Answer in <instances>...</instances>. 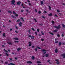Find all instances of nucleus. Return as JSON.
Here are the masks:
<instances>
[{
  "label": "nucleus",
  "instance_id": "6e6552de",
  "mask_svg": "<svg viewBox=\"0 0 65 65\" xmlns=\"http://www.w3.org/2000/svg\"><path fill=\"white\" fill-rule=\"evenodd\" d=\"M8 65H15V64L12 63H10Z\"/></svg>",
  "mask_w": 65,
  "mask_h": 65
},
{
  "label": "nucleus",
  "instance_id": "79ce46f5",
  "mask_svg": "<svg viewBox=\"0 0 65 65\" xmlns=\"http://www.w3.org/2000/svg\"><path fill=\"white\" fill-rule=\"evenodd\" d=\"M14 42H19V41H14Z\"/></svg>",
  "mask_w": 65,
  "mask_h": 65
},
{
  "label": "nucleus",
  "instance_id": "de8ad7c7",
  "mask_svg": "<svg viewBox=\"0 0 65 65\" xmlns=\"http://www.w3.org/2000/svg\"><path fill=\"white\" fill-rule=\"evenodd\" d=\"M9 59L10 60H12V59L11 58H10Z\"/></svg>",
  "mask_w": 65,
  "mask_h": 65
},
{
  "label": "nucleus",
  "instance_id": "e433bc0d",
  "mask_svg": "<svg viewBox=\"0 0 65 65\" xmlns=\"http://www.w3.org/2000/svg\"><path fill=\"white\" fill-rule=\"evenodd\" d=\"M46 52H45L43 53V55H44V54H46Z\"/></svg>",
  "mask_w": 65,
  "mask_h": 65
},
{
  "label": "nucleus",
  "instance_id": "a211bd4d",
  "mask_svg": "<svg viewBox=\"0 0 65 65\" xmlns=\"http://www.w3.org/2000/svg\"><path fill=\"white\" fill-rule=\"evenodd\" d=\"M52 24L53 25H54L55 22H54V21H52Z\"/></svg>",
  "mask_w": 65,
  "mask_h": 65
},
{
  "label": "nucleus",
  "instance_id": "603ef678",
  "mask_svg": "<svg viewBox=\"0 0 65 65\" xmlns=\"http://www.w3.org/2000/svg\"><path fill=\"white\" fill-rule=\"evenodd\" d=\"M35 11L36 12H37V10H36V9H35Z\"/></svg>",
  "mask_w": 65,
  "mask_h": 65
},
{
  "label": "nucleus",
  "instance_id": "a878e982",
  "mask_svg": "<svg viewBox=\"0 0 65 65\" xmlns=\"http://www.w3.org/2000/svg\"><path fill=\"white\" fill-rule=\"evenodd\" d=\"M3 36H4V37H5V33H4L3 34Z\"/></svg>",
  "mask_w": 65,
  "mask_h": 65
},
{
  "label": "nucleus",
  "instance_id": "f257e3e1",
  "mask_svg": "<svg viewBox=\"0 0 65 65\" xmlns=\"http://www.w3.org/2000/svg\"><path fill=\"white\" fill-rule=\"evenodd\" d=\"M60 25H58V26H55V27L56 28V29H59V28H61V27H60Z\"/></svg>",
  "mask_w": 65,
  "mask_h": 65
},
{
  "label": "nucleus",
  "instance_id": "4d7b16f0",
  "mask_svg": "<svg viewBox=\"0 0 65 65\" xmlns=\"http://www.w3.org/2000/svg\"><path fill=\"white\" fill-rule=\"evenodd\" d=\"M55 17H58V16L56 14L55 15Z\"/></svg>",
  "mask_w": 65,
  "mask_h": 65
},
{
  "label": "nucleus",
  "instance_id": "37998d69",
  "mask_svg": "<svg viewBox=\"0 0 65 65\" xmlns=\"http://www.w3.org/2000/svg\"><path fill=\"white\" fill-rule=\"evenodd\" d=\"M34 20H35V22H37V21H36V19H34Z\"/></svg>",
  "mask_w": 65,
  "mask_h": 65
},
{
  "label": "nucleus",
  "instance_id": "39448f33",
  "mask_svg": "<svg viewBox=\"0 0 65 65\" xmlns=\"http://www.w3.org/2000/svg\"><path fill=\"white\" fill-rule=\"evenodd\" d=\"M7 43H8V44H9L10 45H12V43L10 42H8Z\"/></svg>",
  "mask_w": 65,
  "mask_h": 65
},
{
  "label": "nucleus",
  "instance_id": "ddd939ff",
  "mask_svg": "<svg viewBox=\"0 0 65 65\" xmlns=\"http://www.w3.org/2000/svg\"><path fill=\"white\" fill-rule=\"evenodd\" d=\"M55 53H58V49L57 48L55 50Z\"/></svg>",
  "mask_w": 65,
  "mask_h": 65
},
{
  "label": "nucleus",
  "instance_id": "c9c22d12",
  "mask_svg": "<svg viewBox=\"0 0 65 65\" xmlns=\"http://www.w3.org/2000/svg\"><path fill=\"white\" fill-rule=\"evenodd\" d=\"M37 31L38 32H39V29H37Z\"/></svg>",
  "mask_w": 65,
  "mask_h": 65
},
{
  "label": "nucleus",
  "instance_id": "338daca9",
  "mask_svg": "<svg viewBox=\"0 0 65 65\" xmlns=\"http://www.w3.org/2000/svg\"><path fill=\"white\" fill-rule=\"evenodd\" d=\"M10 31H12V29H10Z\"/></svg>",
  "mask_w": 65,
  "mask_h": 65
},
{
  "label": "nucleus",
  "instance_id": "c85d7f7f",
  "mask_svg": "<svg viewBox=\"0 0 65 65\" xmlns=\"http://www.w3.org/2000/svg\"><path fill=\"white\" fill-rule=\"evenodd\" d=\"M4 50L5 51V52H6V53H8V51H6V50H5V49H4Z\"/></svg>",
  "mask_w": 65,
  "mask_h": 65
},
{
  "label": "nucleus",
  "instance_id": "0eeeda50",
  "mask_svg": "<svg viewBox=\"0 0 65 65\" xmlns=\"http://www.w3.org/2000/svg\"><path fill=\"white\" fill-rule=\"evenodd\" d=\"M62 56H63V58H65V54H62Z\"/></svg>",
  "mask_w": 65,
  "mask_h": 65
},
{
  "label": "nucleus",
  "instance_id": "20e7f679",
  "mask_svg": "<svg viewBox=\"0 0 65 65\" xmlns=\"http://www.w3.org/2000/svg\"><path fill=\"white\" fill-rule=\"evenodd\" d=\"M27 63H28V64H31V63H32V62L30 61H27Z\"/></svg>",
  "mask_w": 65,
  "mask_h": 65
},
{
  "label": "nucleus",
  "instance_id": "9b49d317",
  "mask_svg": "<svg viewBox=\"0 0 65 65\" xmlns=\"http://www.w3.org/2000/svg\"><path fill=\"white\" fill-rule=\"evenodd\" d=\"M20 3H21V2H19L17 3V4L18 5H20Z\"/></svg>",
  "mask_w": 65,
  "mask_h": 65
},
{
  "label": "nucleus",
  "instance_id": "473e14b6",
  "mask_svg": "<svg viewBox=\"0 0 65 65\" xmlns=\"http://www.w3.org/2000/svg\"><path fill=\"white\" fill-rule=\"evenodd\" d=\"M15 28L16 29H18V27L16 25L15 26Z\"/></svg>",
  "mask_w": 65,
  "mask_h": 65
},
{
  "label": "nucleus",
  "instance_id": "58836bf2",
  "mask_svg": "<svg viewBox=\"0 0 65 65\" xmlns=\"http://www.w3.org/2000/svg\"><path fill=\"white\" fill-rule=\"evenodd\" d=\"M13 14H16V13L15 12H14V11H13Z\"/></svg>",
  "mask_w": 65,
  "mask_h": 65
},
{
  "label": "nucleus",
  "instance_id": "052dcab7",
  "mask_svg": "<svg viewBox=\"0 0 65 65\" xmlns=\"http://www.w3.org/2000/svg\"><path fill=\"white\" fill-rule=\"evenodd\" d=\"M15 32H16V33H18V31H17V30L15 31Z\"/></svg>",
  "mask_w": 65,
  "mask_h": 65
},
{
  "label": "nucleus",
  "instance_id": "3c124183",
  "mask_svg": "<svg viewBox=\"0 0 65 65\" xmlns=\"http://www.w3.org/2000/svg\"><path fill=\"white\" fill-rule=\"evenodd\" d=\"M44 13H47L46 11H44Z\"/></svg>",
  "mask_w": 65,
  "mask_h": 65
},
{
  "label": "nucleus",
  "instance_id": "bb28decb",
  "mask_svg": "<svg viewBox=\"0 0 65 65\" xmlns=\"http://www.w3.org/2000/svg\"><path fill=\"white\" fill-rule=\"evenodd\" d=\"M48 55L47 54H46L45 55V56L46 57H48Z\"/></svg>",
  "mask_w": 65,
  "mask_h": 65
},
{
  "label": "nucleus",
  "instance_id": "09e8293b",
  "mask_svg": "<svg viewBox=\"0 0 65 65\" xmlns=\"http://www.w3.org/2000/svg\"><path fill=\"white\" fill-rule=\"evenodd\" d=\"M39 13V14H40V13H41V11H39L38 12Z\"/></svg>",
  "mask_w": 65,
  "mask_h": 65
},
{
  "label": "nucleus",
  "instance_id": "b1692460",
  "mask_svg": "<svg viewBox=\"0 0 65 65\" xmlns=\"http://www.w3.org/2000/svg\"><path fill=\"white\" fill-rule=\"evenodd\" d=\"M48 6L49 7L50 10H51V6Z\"/></svg>",
  "mask_w": 65,
  "mask_h": 65
},
{
  "label": "nucleus",
  "instance_id": "864d4df0",
  "mask_svg": "<svg viewBox=\"0 0 65 65\" xmlns=\"http://www.w3.org/2000/svg\"><path fill=\"white\" fill-rule=\"evenodd\" d=\"M50 60H47V62H50Z\"/></svg>",
  "mask_w": 65,
  "mask_h": 65
},
{
  "label": "nucleus",
  "instance_id": "9d476101",
  "mask_svg": "<svg viewBox=\"0 0 65 65\" xmlns=\"http://www.w3.org/2000/svg\"><path fill=\"white\" fill-rule=\"evenodd\" d=\"M48 15L49 16H52V13H50V14H48Z\"/></svg>",
  "mask_w": 65,
  "mask_h": 65
},
{
  "label": "nucleus",
  "instance_id": "cd10ccee",
  "mask_svg": "<svg viewBox=\"0 0 65 65\" xmlns=\"http://www.w3.org/2000/svg\"><path fill=\"white\" fill-rule=\"evenodd\" d=\"M49 33H50V34L51 35H54V34H53L51 32H49Z\"/></svg>",
  "mask_w": 65,
  "mask_h": 65
},
{
  "label": "nucleus",
  "instance_id": "6ab92c4d",
  "mask_svg": "<svg viewBox=\"0 0 65 65\" xmlns=\"http://www.w3.org/2000/svg\"><path fill=\"white\" fill-rule=\"evenodd\" d=\"M21 48H18L17 49V51H20V50H21Z\"/></svg>",
  "mask_w": 65,
  "mask_h": 65
},
{
  "label": "nucleus",
  "instance_id": "49530a36",
  "mask_svg": "<svg viewBox=\"0 0 65 65\" xmlns=\"http://www.w3.org/2000/svg\"><path fill=\"white\" fill-rule=\"evenodd\" d=\"M15 15L16 16V17H18V16H19V15L18 14H16Z\"/></svg>",
  "mask_w": 65,
  "mask_h": 65
},
{
  "label": "nucleus",
  "instance_id": "680f3d73",
  "mask_svg": "<svg viewBox=\"0 0 65 65\" xmlns=\"http://www.w3.org/2000/svg\"><path fill=\"white\" fill-rule=\"evenodd\" d=\"M15 60H18V58H15Z\"/></svg>",
  "mask_w": 65,
  "mask_h": 65
},
{
  "label": "nucleus",
  "instance_id": "a18cd8bd",
  "mask_svg": "<svg viewBox=\"0 0 65 65\" xmlns=\"http://www.w3.org/2000/svg\"><path fill=\"white\" fill-rule=\"evenodd\" d=\"M35 34H36V35H37V33L36 32H35Z\"/></svg>",
  "mask_w": 65,
  "mask_h": 65
},
{
  "label": "nucleus",
  "instance_id": "f03ea898",
  "mask_svg": "<svg viewBox=\"0 0 65 65\" xmlns=\"http://www.w3.org/2000/svg\"><path fill=\"white\" fill-rule=\"evenodd\" d=\"M12 4H13L15 3V1L14 0H12L11 1Z\"/></svg>",
  "mask_w": 65,
  "mask_h": 65
},
{
  "label": "nucleus",
  "instance_id": "8fccbe9b",
  "mask_svg": "<svg viewBox=\"0 0 65 65\" xmlns=\"http://www.w3.org/2000/svg\"><path fill=\"white\" fill-rule=\"evenodd\" d=\"M35 51H37V48H36L35 49Z\"/></svg>",
  "mask_w": 65,
  "mask_h": 65
},
{
  "label": "nucleus",
  "instance_id": "1a4fd4ad",
  "mask_svg": "<svg viewBox=\"0 0 65 65\" xmlns=\"http://www.w3.org/2000/svg\"><path fill=\"white\" fill-rule=\"evenodd\" d=\"M22 22H20V23H19V25L20 26V27H21L22 26Z\"/></svg>",
  "mask_w": 65,
  "mask_h": 65
},
{
  "label": "nucleus",
  "instance_id": "423d86ee",
  "mask_svg": "<svg viewBox=\"0 0 65 65\" xmlns=\"http://www.w3.org/2000/svg\"><path fill=\"white\" fill-rule=\"evenodd\" d=\"M13 39H15V40H19V39H18V38H13Z\"/></svg>",
  "mask_w": 65,
  "mask_h": 65
},
{
  "label": "nucleus",
  "instance_id": "c756f323",
  "mask_svg": "<svg viewBox=\"0 0 65 65\" xmlns=\"http://www.w3.org/2000/svg\"><path fill=\"white\" fill-rule=\"evenodd\" d=\"M42 51L43 52H46V51L44 49L42 50Z\"/></svg>",
  "mask_w": 65,
  "mask_h": 65
},
{
  "label": "nucleus",
  "instance_id": "dca6fc26",
  "mask_svg": "<svg viewBox=\"0 0 65 65\" xmlns=\"http://www.w3.org/2000/svg\"><path fill=\"white\" fill-rule=\"evenodd\" d=\"M20 21H21L20 20V19H18V20L16 21V22H20Z\"/></svg>",
  "mask_w": 65,
  "mask_h": 65
},
{
  "label": "nucleus",
  "instance_id": "4468645a",
  "mask_svg": "<svg viewBox=\"0 0 65 65\" xmlns=\"http://www.w3.org/2000/svg\"><path fill=\"white\" fill-rule=\"evenodd\" d=\"M11 17H12L14 19H15V18H16V17H15V16H14L13 15H12V16H11Z\"/></svg>",
  "mask_w": 65,
  "mask_h": 65
},
{
  "label": "nucleus",
  "instance_id": "412c9836",
  "mask_svg": "<svg viewBox=\"0 0 65 65\" xmlns=\"http://www.w3.org/2000/svg\"><path fill=\"white\" fill-rule=\"evenodd\" d=\"M58 31V30H54L53 32H57Z\"/></svg>",
  "mask_w": 65,
  "mask_h": 65
},
{
  "label": "nucleus",
  "instance_id": "0e129e2a",
  "mask_svg": "<svg viewBox=\"0 0 65 65\" xmlns=\"http://www.w3.org/2000/svg\"><path fill=\"white\" fill-rule=\"evenodd\" d=\"M41 33H42H42H43V31H41Z\"/></svg>",
  "mask_w": 65,
  "mask_h": 65
},
{
  "label": "nucleus",
  "instance_id": "5701e85b",
  "mask_svg": "<svg viewBox=\"0 0 65 65\" xmlns=\"http://www.w3.org/2000/svg\"><path fill=\"white\" fill-rule=\"evenodd\" d=\"M62 26L63 27V28H65V25L63 24H62Z\"/></svg>",
  "mask_w": 65,
  "mask_h": 65
},
{
  "label": "nucleus",
  "instance_id": "a19ab883",
  "mask_svg": "<svg viewBox=\"0 0 65 65\" xmlns=\"http://www.w3.org/2000/svg\"><path fill=\"white\" fill-rule=\"evenodd\" d=\"M57 12H59L60 11L59 10H57Z\"/></svg>",
  "mask_w": 65,
  "mask_h": 65
},
{
  "label": "nucleus",
  "instance_id": "4c0bfd02",
  "mask_svg": "<svg viewBox=\"0 0 65 65\" xmlns=\"http://www.w3.org/2000/svg\"><path fill=\"white\" fill-rule=\"evenodd\" d=\"M55 43H58V41H57L55 42Z\"/></svg>",
  "mask_w": 65,
  "mask_h": 65
},
{
  "label": "nucleus",
  "instance_id": "4be33fe9",
  "mask_svg": "<svg viewBox=\"0 0 65 65\" xmlns=\"http://www.w3.org/2000/svg\"><path fill=\"white\" fill-rule=\"evenodd\" d=\"M37 63H38H38H41V62L39 61H37Z\"/></svg>",
  "mask_w": 65,
  "mask_h": 65
},
{
  "label": "nucleus",
  "instance_id": "69168bd1",
  "mask_svg": "<svg viewBox=\"0 0 65 65\" xmlns=\"http://www.w3.org/2000/svg\"><path fill=\"white\" fill-rule=\"evenodd\" d=\"M38 65H42L41 64H38Z\"/></svg>",
  "mask_w": 65,
  "mask_h": 65
},
{
  "label": "nucleus",
  "instance_id": "7c9ffc66",
  "mask_svg": "<svg viewBox=\"0 0 65 65\" xmlns=\"http://www.w3.org/2000/svg\"><path fill=\"white\" fill-rule=\"evenodd\" d=\"M37 48H38L39 49H40V50L41 49V48H40L38 47V46H37Z\"/></svg>",
  "mask_w": 65,
  "mask_h": 65
},
{
  "label": "nucleus",
  "instance_id": "f3484780",
  "mask_svg": "<svg viewBox=\"0 0 65 65\" xmlns=\"http://www.w3.org/2000/svg\"><path fill=\"white\" fill-rule=\"evenodd\" d=\"M31 39H34V37L33 36H31Z\"/></svg>",
  "mask_w": 65,
  "mask_h": 65
},
{
  "label": "nucleus",
  "instance_id": "2f4dec72",
  "mask_svg": "<svg viewBox=\"0 0 65 65\" xmlns=\"http://www.w3.org/2000/svg\"><path fill=\"white\" fill-rule=\"evenodd\" d=\"M61 44H62V43H61V42H59V45H61Z\"/></svg>",
  "mask_w": 65,
  "mask_h": 65
},
{
  "label": "nucleus",
  "instance_id": "13d9d810",
  "mask_svg": "<svg viewBox=\"0 0 65 65\" xmlns=\"http://www.w3.org/2000/svg\"><path fill=\"white\" fill-rule=\"evenodd\" d=\"M57 36H58V37H59L60 36V35H57Z\"/></svg>",
  "mask_w": 65,
  "mask_h": 65
},
{
  "label": "nucleus",
  "instance_id": "393cba45",
  "mask_svg": "<svg viewBox=\"0 0 65 65\" xmlns=\"http://www.w3.org/2000/svg\"><path fill=\"white\" fill-rule=\"evenodd\" d=\"M41 4H43V2L42 1H41Z\"/></svg>",
  "mask_w": 65,
  "mask_h": 65
},
{
  "label": "nucleus",
  "instance_id": "7ed1b4c3",
  "mask_svg": "<svg viewBox=\"0 0 65 65\" xmlns=\"http://www.w3.org/2000/svg\"><path fill=\"white\" fill-rule=\"evenodd\" d=\"M57 62V64H59V63H60V62H59V60L58 59H56L55 60Z\"/></svg>",
  "mask_w": 65,
  "mask_h": 65
},
{
  "label": "nucleus",
  "instance_id": "c03bdc74",
  "mask_svg": "<svg viewBox=\"0 0 65 65\" xmlns=\"http://www.w3.org/2000/svg\"><path fill=\"white\" fill-rule=\"evenodd\" d=\"M62 37H64V35L63 34H62Z\"/></svg>",
  "mask_w": 65,
  "mask_h": 65
},
{
  "label": "nucleus",
  "instance_id": "5fc2aeb1",
  "mask_svg": "<svg viewBox=\"0 0 65 65\" xmlns=\"http://www.w3.org/2000/svg\"><path fill=\"white\" fill-rule=\"evenodd\" d=\"M21 12H23L24 11V10H21Z\"/></svg>",
  "mask_w": 65,
  "mask_h": 65
},
{
  "label": "nucleus",
  "instance_id": "6e6d98bb",
  "mask_svg": "<svg viewBox=\"0 0 65 65\" xmlns=\"http://www.w3.org/2000/svg\"><path fill=\"white\" fill-rule=\"evenodd\" d=\"M41 41H43L44 40V39H41Z\"/></svg>",
  "mask_w": 65,
  "mask_h": 65
},
{
  "label": "nucleus",
  "instance_id": "72a5a7b5",
  "mask_svg": "<svg viewBox=\"0 0 65 65\" xmlns=\"http://www.w3.org/2000/svg\"><path fill=\"white\" fill-rule=\"evenodd\" d=\"M5 54L6 55V56H8L9 55L8 54H7V53H5Z\"/></svg>",
  "mask_w": 65,
  "mask_h": 65
},
{
  "label": "nucleus",
  "instance_id": "f8f14e48",
  "mask_svg": "<svg viewBox=\"0 0 65 65\" xmlns=\"http://www.w3.org/2000/svg\"><path fill=\"white\" fill-rule=\"evenodd\" d=\"M29 46H31L32 45V44H31V42H29Z\"/></svg>",
  "mask_w": 65,
  "mask_h": 65
},
{
  "label": "nucleus",
  "instance_id": "f704fd0d",
  "mask_svg": "<svg viewBox=\"0 0 65 65\" xmlns=\"http://www.w3.org/2000/svg\"><path fill=\"white\" fill-rule=\"evenodd\" d=\"M31 29L32 30H33V31H35V30L34 29V28H32Z\"/></svg>",
  "mask_w": 65,
  "mask_h": 65
},
{
  "label": "nucleus",
  "instance_id": "ea45409f",
  "mask_svg": "<svg viewBox=\"0 0 65 65\" xmlns=\"http://www.w3.org/2000/svg\"><path fill=\"white\" fill-rule=\"evenodd\" d=\"M42 18L43 19H45V17L43 16H42Z\"/></svg>",
  "mask_w": 65,
  "mask_h": 65
},
{
  "label": "nucleus",
  "instance_id": "2eb2a0df",
  "mask_svg": "<svg viewBox=\"0 0 65 65\" xmlns=\"http://www.w3.org/2000/svg\"><path fill=\"white\" fill-rule=\"evenodd\" d=\"M31 58L32 59V60H34V59H35V57H34V56H32L31 57Z\"/></svg>",
  "mask_w": 65,
  "mask_h": 65
},
{
  "label": "nucleus",
  "instance_id": "aec40b11",
  "mask_svg": "<svg viewBox=\"0 0 65 65\" xmlns=\"http://www.w3.org/2000/svg\"><path fill=\"white\" fill-rule=\"evenodd\" d=\"M8 13H12V12H11V11H8Z\"/></svg>",
  "mask_w": 65,
  "mask_h": 65
},
{
  "label": "nucleus",
  "instance_id": "bf43d9fd",
  "mask_svg": "<svg viewBox=\"0 0 65 65\" xmlns=\"http://www.w3.org/2000/svg\"><path fill=\"white\" fill-rule=\"evenodd\" d=\"M21 19V20H23V18H20Z\"/></svg>",
  "mask_w": 65,
  "mask_h": 65
},
{
  "label": "nucleus",
  "instance_id": "e2e57ef3",
  "mask_svg": "<svg viewBox=\"0 0 65 65\" xmlns=\"http://www.w3.org/2000/svg\"><path fill=\"white\" fill-rule=\"evenodd\" d=\"M5 64H7L8 63V62H5Z\"/></svg>",
  "mask_w": 65,
  "mask_h": 65
},
{
  "label": "nucleus",
  "instance_id": "774afa93",
  "mask_svg": "<svg viewBox=\"0 0 65 65\" xmlns=\"http://www.w3.org/2000/svg\"><path fill=\"white\" fill-rule=\"evenodd\" d=\"M31 35H28V37H31Z\"/></svg>",
  "mask_w": 65,
  "mask_h": 65
}]
</instances>
